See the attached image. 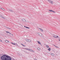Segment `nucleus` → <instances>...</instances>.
I'll use <instances>...</instances> for the list:
<instances>
[{
  "label": "nucleus",
  "mask_w": 60,
  "mask_h": 60,
  "mask_svg": "<svg viewBox=\"0 0 60 60\" xmlns=\"http://www.w3.org/2000/svg\"><path fill=\"white\" fill-rule=\"evenodd\" d=\"M6 33H9V32L8 31H6Z\"/></svg>",
  "instance_id": "aec40b11"
},
{
  "label": "nucleus",
  "mask_w": 60,
  "mask_h": 60,
  "mask_svg": "<svg viewBox=\"0 0 60 60\" xmlns=\"http://www.w3.org/2000/svg\"><path fill=\"white\" fill-rule=\"evenodd\" d=\"M13 44L14 45H16V44H15V43H13Z\"/></svg>",
  "instance_id": "b1692460"
},
{
  "label": "nucleus",
  "mask_w": 60,
  "mask_h": 60,
  "mask_svg": "<svg viewBox=\"0 0 60 60\" xmlns=\"http://www.w3.org/2000/svg\"><path fill=\"white\" fill-rule=\"evenodd\" d=\"M34 60H37L36 59H34Z\"/></svg>",
  "instance_id": "a878e982"
},
{
  "label": "nucleus",
  "mask_w": 60,
  "mask_h": 60,
  "mask_svg": "<svg viewBox=\"0 0 60 60\" xmlns=\"http://www.w3.org/2000/svg\"><path fill=\"white\" fill-rule=\"evenodd\" d=\"M28 51H33V50L32 49H29Z\"/></svg>",
  "instance_id": "9b49d317"
},
{
  "label": "nucleus",
  "mask_w": 60,
  "mask_h": 60,
  "mask_svg": "<svg viewBox=\"0 0 60 60\" xmlns=\"http://www.w3.org/2000/svg\"><path fill=\"white\" fill-rule=\"evenodd\" d=\"M48 1H49L50 3H51L52 4H53V1H51L50 0H48Z\"/></svg>",
  "instance_id": "0eeeda50"
},
{
  "label": "nucleus",
  "mask_w": 60,
  "mask_h": 60,
  "mask_svg": "<svg viewBox=\"0 0 60 60\" xmlns=\"http://www.w3.org/2000/svg\"><path fill=\"white\" fill-rule=\"evenodd\" d=\"M38 30L42 32H43V30L41 28H38Z\"/></svg>",
  "instance_id": "423d86ee"
},
{
  "label": "nucleus",
  "mask_w": 60,
  "mask_h": 60,
  "mask_svg": "<svg viewBox=\"0 0 60 60\" xmlns=\"http://www.w3.org/2000/svg\"><path fill=\"white\" fill-rule=\"evenodd\" d=\"M12 43V44H13V43Z\"/></svg>",
  "instance_id": "c85d7f7f"
},
{
  "label": "nucleus",
  "mask_w": 60,
  "mask_h": 60,
  "mask_svg": "<svg viewBox=\"0 0 60 60\" xmlns=\"http://www.w3.org/2000/svg\"><path fill=\"white\" fill-rule=\"evenodd\" d=\"M48 50L49 51H50V49H51V48H49V49H48Z\"/></svg>",
  "instance_id": "4468645a"
},
{
  "label": "nucleus",
  "mask_w": 60,
  "mask_h": 60,
  "mask_svg": "<svg viewBox=\"0 0 60 60\" xmlns=\"http://www.w3.org/2000/svg\"><path fill=\"white\" fill-rule=\"evenodd\" d=\"M38 44H41V43L39 41H38Z\"/></svg>",
  "instance_id": "ddd939ff"
},
{
  "label": "nucleus",
  "mask_w": 60,
  "mask_h": 60,
  "mask_svg": "<svg viewBox=\"0 0 60 60\" xmlns=\"http://www.w3.org/2000/svg\"><path fill=\"white\" fill-rule=\"evenodd\" d=\"M50 12H53L54 13H55V11H53L52 10H49Z\"/></svg>",
  "instance_id": "20e7f679"
},
{
  "label": "nucleus",
  "mask_w": 60,
  "mask_h": 60,
  "mask_svg": "<svg viewBox=\"0 0 60 60\" xmlns=\"http://www.w3.org/2000/svg\"><path fill=\"white\" fill-rule=\"evenodd\" d=\"M59 41H60V39L59 40Z\"/></svg>",
  "instance_id": "7c9ffc66"
},
{
  "label": "nucleus",
  "mask_w": 60,
  "mask_h": 60,
  "mask_svg": "<svg viewBox=\"0 0 60 60\" xmlns=\"http://www.w3.org/2000/svg\"><path fill=\"white\" fill-rule=\"evenodd\" d=\"M7 29H8L9 28H8V27H7Z\"/></svg>",
  "instance_id": "c756f323"
},
{
  "label": "nucleus",
  "mask_w": 60,
  "mask_h": 60,
  "mask_svg": "<svg viewBox=\"0 0 60 60\" xmlns=\"http://www.w3.org/2000/svg\"><path fill=\"white\" fill-rule=\"evenodd\" d=\"M53 37L55 38H58V36H53Z\"/></svg>",
  "instance_id": "1a4fd4ad"
},
{
  "label": "nucleus",
  "mask_w": 60,
  "mask_h": 60,
  "mask_svg": "<svg viewBox=\"0 0 60 60\" xmlns=\"http://www.w3.org/2000/svg\"><path fill=\"white\" fill-rule=\"evenodd\" d=\"M46 47L47 48H49V46L48 45H46Z\"/></svg>",
  "instance_id": "f3484780"
},
{
  "label": "nucleus",
  "mask_w": 60,
  "mask_h": 60,
  "mask_svg": "<svg viewBox=\"0 0 60 60\" xmlns=\"http://www.w3.org/2000/svg\"><path fill=\"white\" fill-rule=\"evenodd\" d=\"M24 27H25L26 28L29 29V27H26L25 26H24Z\"/></svg>",
  "instance_id": "f8f14e48"
},
{
  "label": "nucleus",
  "mask_w": 60,
  "mask_h": 60,
  "mask_svg": "<svg viewBox=\"0 0 60 60\" xmlns=\"http://www.w3.org/2000/svg\"><path fill=\"white\" fill-rule=\"evenodd\" d=\"M2 41L1 40H0V42H1Z\"/></svg>",
  "instance_id": "393cba45"
},
{
  "label": "nucleus",
  "mask_w": 60,
  "mask_h": 60,
  "mask_svg": "<svg viewBox=\"0 0 60 60\" xmlns=\"http://www.w3.org/2000/svg\"><path fill=\"white\" fill-rule=\"evenodd\" d=\"M38 35H39V36H42V34L40 33H38Z\"/></svg>",
  "instance_id": "39448f33"
},
{
  "label": "nucleus",
  "mask_w": 60,
  "mask_h": 60,
  "mask_svg": "<svg viewBox=\"0 0 60 60\" xmlns=\"http://www.w3.org/2000/svg\"><path fill=\"white\" fill-rule=\"evenodd\" d=\"M1 9H2V10H3L4 11L5 10L4 9V8H1Z\"/></svg>",
  "instance_id": "a211bd4d"
},
{
  "label": "nucleus",
  "mask_w": 60,
  "mask_h": 60,
  "mask_svg": "<svg viewBox=\"0 0 60 60\" xmlns=\"http://www.w3.org/2000/svg\"><path fill=\"white\" fill-rule=\"evenodd\" d=\"M33 52V51H32Z\"/></svg>",
  "instance_id": "72a5a7b5"
},
{
  "label": "nucleus",
  "mask_w": 60,
  "mask_h": 60,
  "mask_svg": "<svg viewBox=\"0 0 60 60\" xmlns=\"http://www.w3.org/2000/svg\"><path fill=\"white\" fill-rule=\"evenodd\" d=\"M56 48H58V46H56Z\"/></svg>",
  "instance_id": "bb28decb"
},
{
  "label": "nucleus",
  "mask_w": 60,
  "mask_h": 60,
  "mask_svg": "<svg viewBox=\"0 0 60 60\" xmlns=\"http://www.w3.org/2000/svg\"><path fill=\"white\" fill-rule=\"evenodd\" d=\"M9 34H11V33H10V32H9Z\"/></svg>",
  "instance_id": "5701e85b"
},
{
  "label": "nucleus",
  "mask_w": 60,
  "mask_h": 60,
  "mask_svg": "<svg viewBox=\"0 0 60 60\" xmlns=\"http://www.w3.org/2000/svg\"><path fill=\"white\" fill-rule=\"evenodd\" d=\"M5 41L6 43H9V41H8L7 40H6Z\"/></svg>",
  "instance_id": "9d476101"
},
{
  "label": "nucleus",
  "mask_w": 60,
  "mask_h": 60,
  "mask_svg": "<svg viewBox=\"0 0 60 60\" xmlns=\"http://www.w3.org/2000/svg\"><path fill=\"white\" fill-rule=\"evenodd\" d=\"M21 45H22V46H25V45H23V44H21Z\"/></svg>",
  "instance_id": "4be33fe9"
},
{
  "label": "nucleus",
  "mask_w": 60,
  "mask_h": 60,
  "mask_svg": "<svg viewBox=\"0 0 60 60\" xmlns=\"http://www.w3.org/2000/svg\"><path fill=\"white\" fill-rule=\"evenodd\" d=\"M26 41H27L28 42H31V40H29L27 39H26Z\"/></svg>",
  "instance_id": "7ed1b4c3"
},
{
  "label": "nucleus",
  "mask_w": 60,
  "mask_h": 60,
  "mask_svg": "<svg viewBox=\"0 0 60 60\" xmlns=\"http://www.w3.org/2000/svg\"><path fill=\"white\" fill-rule=\"evenodd\" d=\"M12 35H13V34H11Z\"/></svg>",
  "instance_id": "2f4dec72"
},
{
  "label": "nucleus",
  "mask_w": 60,
  "mask_h": 60,
  "mask_svg": "<svg viewBox=\"0 0 60 60\" xmlns=\"http://www.w3.org/2000/svg\"><path fill=\"white\" fill-rule=\"evenodd\" d=\"M54 46H55V47H56V46H55V45H54Z\"/></svg>",
  "instance_id": "cd10ccee"
},
{
  "label": "nucleus",
  "mask_w": 60,
  "mask_h": 60,
  "mask_svg": "<svg viewBox=\"0 0 60 60\" xmlns=\"http://www.w3.org/2000/svg\"><path fill=\"white\" fill-rule=\"evenodd\" d=\"M17 45V46H18V45Z\"/></svg>",
  "instance_id": "473e14b6"
},
{
  "label": "nucleus",
  "mask_w": 60,
  "mask_h": 60,
  "mask_svg": "<svg viewBox=\"0 0 60 60\" xmlns=\"http://www.w3.org/2000/svg\"><path fill=\"white\" fill-rule=\"evenodd\" d=\"M51 56H54V55L53 53H52L51 54Z\"/></svg>",
  "instance_id": "2eb2a0df"
},
{
  "label": "nucleus",
  "mask_w": 60,
  "mask_h": 60,
  "mask_svg": "<svg viewBox=\"0 0 60 60\" xmlns=\"http://www.w3.org/2000/svg\"><path fill=\"white\" fill-rule=\"evenodd\" d=\"M38 50H40V49L39 48H38Z\"/></svg>",
  "instance_id": "6ab92c4d"
},
{
  "label": "nucleus",
  "mask_w": 60,
  "mask_h": 60,
  "mask_svg": "<svg viewBox=\"0 0 60 60\" xmlns=\"http://www.w3.org/2000/svg\"><path fill=\"white\" fill-rule=\"evenodd\" d=\"M11 59H12L11 57L8 56H7V60H11Z\"/></svg>",
  "instance_id": "f03ea898"
},
{
  "label": "nucleus",
  "mask_w": 60,
  "mask_h": 60,
  "mask_svg": "<svg viewBox=\"0 0 60 60\" xmlns=\"http://www.w3.org/2000/svg\"><path fill=\"white\" fill-rule=\"evenodd\" d=\"M25 49H26L27 50H28V51H29V49H27V48H25Z\"/></svg>",
  "instance_id": "412c9836"
},
{
  "label": "nucleus",
  "mask_w": 60,
  "mask_h": 60,
  "mask_svg": "<svg viewBox=\"0 0 60 60\" xmlns=\"http://www.w3.org/2000/svg\"><path fill=\"white\" fill-rule=\"evenodd\" d=\"M22 21L23 22H25L26 20L25 19H22Z\"/></svg>",
  "instance_id": "6e6552de"
},
{
  "label": "nucleus",
  "mask_w": 60,
  "mask_h": 60,
  "mask_svg": "<svg viewBox=\"0 0 60 60\" xmlns=\"http://www.w3.org/2000/svg\"><path fill=\"white\" fill-rule=\"evenodd\" d=\"M0 16L1 17H2V18H3V19H4V17H2V16L0 15Z\"/></svg>",
  "instance_id": "dca6fc26"
},
{
  "label": "nucleus",
  "mask_w": 60,
  "mask_h": 60,
  "mask_svg": "<svg viewBox=\"0 0 60 60\" xmlns=\"http://www.w3.org/2000/svg\"><path fill=\"white\" fill-rule=\"evenodd\" d=\"M7 55H4L1 56V58L2 60H7Z\"/></svg>",
  "instance_id": "f257e3e1"
}]
</instances>
